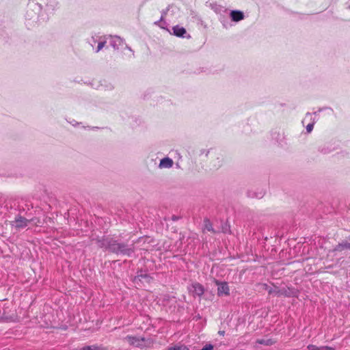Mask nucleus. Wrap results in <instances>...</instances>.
Masks as SVG:
<instances>
[{
  "label": "nucleus",
  "mask_w": 350,
  "mask_h": 350,
  "mask_svg": "<svg viewBox=\"0 0 350 350\" xmlns=\"http://www.w3.org/2000/svg\"><path fill=\"white\" fill-rule=\"evenodd\" d=\"M58 8L57 0H29L25 15L26 25L30 28L46 22Z\"/></svg>",
  "instance_id": "f257e3e1"
},
{
  "label": "nucleus",
  "mask_w": 350,
  "mask_h": 350,
  "mask_svg": "<svg viewBox=\"0 0 350 350\" xmlns=\"http://www.w3.org/2000/svg\"><path fill=\"white\" fill-rule=\"evenodd\" d=\"M92 240L95 241L99 247L108 250L109 252L118 255L131 256L135 252L133 244L129 245L124 243H120L109 237H102L101 238L98 237L96 238L92 237Z\"/></svg>",
  "instance_id": "f03ea898"
},
{
  "label": "nucleus",
  "mask_w": 350,
  "mask_h": 350,
  "mask_svg": "<svg viewBox=\"0 0 350 350\" xmlns=\"http://www.w3.org/2000/svg\"><path fill=\"white\" fill-rule=\"evenodd\" d=\"M188 289L193 297H200L204 293V286L198 282L192 284L191 286L188 288Z\"/></svg>",
  "instance_id": "7ed1b4c3"
},
{
  "label": "nucleus",
  "mask_w": 350,
  "mask_h": 350,
  "mask_svg": "<svg viewBox=\"0 0 350 350\" xmlns=\"http://www.w3.org/2000/svg\"><path fill=\"white\" fill-rule=\"evenodd\" d=\"M215 284L217 285V295L218 296L229 295L230 288L228 284L226 282H219L215 280Z\"/></svg>",
  "instance_id": "20e7f679"
},
{
  "label": "nucleus",
  "mask_w": 350,
  "mask_h": 350,
  "mask_svg": "<svg viewBox=\"0 0 350 350\" xmlns=\"http://www.w3.org/2000/svg\"><path fill=\"white\" fill-rule=\"evenodd\" d=\"M30 222V220L27 219L26 218L18 215L15 217L14 221H12V226H14L17 229L24 228L27 226L28 224Z\"/></svg>",
  "instance_id": "39448f33"
},
{
  "label": "nucleus",
  "mask_w": 350,
  "mask_h": 350,
  "mask_svg": "<svg viewBox=\"0 0 350 350\" xmlns=\"http://www.w3.org/2000/svg\"><path fill=\"white\" fill-rule=\"evenodd\" d=\"M123 44V40L118 37L114 36L111 38L110 45L115 49L118 50L120 46Z\"/></svg>",
  "instance_id": "423d86ee"
},
{
  "label": "nucleus",
  "mask_w": 350,
  "mask_h": 350,
  "mask_svg": "<svg viewBox=\"0 0 350 350\" xmlns=\"http://www.w3.org/2000/svg\"><path fill=\"white\" fill-rule=\"evenodd\" d=\"M150 277L146 273V271H139L137 272V275L134 278V282H137V281L145 280L147 282H149L150 280Z\"/></svg>",
  "instance_id": "0eeeda50"
},
{
  "label": "nucleus",
  "mask_w": 350,
  "mask_h": 350,
  "mask_svg": "<svg viewBox=\"0 0 350 350\" xmlns=\"http://www.w3.org/2000/svg\"><path fill=\"white\" fill-rule=\"evenodd\" d=\"M173 160L169 157H165L160 161L159 167L161 169L170 168L173 166Z\"/></svg>",
  "instance_id": "6e6552de"
},
{
  "label": "nucleus",
  "mask_w": 350,
  "mask_h": 350,
  "mask_svg": "<svg viewBox=\"0 0 350 350\" xmlns=\"http://www.w3.org/2000/svg\"><path fill=\"white\" fill-rule=\"evenodd\" d=\"M126 340L130 345L139 347L141 343L144 341V338L139 339L135 336H127L125 337Z\"/></svg>",
  "instance_id": "1a4fd4ad"
},
{
  "label": "nucleus",
  "mask_w": 350,
  "mask_h": 350,
  "mask_svg": "<svg viewBox=\"0 0 350 350\" xmlns=\"http://www.w3.org/2000/svg\"><path fill=\"white\" fill-rule=\"evenodd\" d=\"M230 17L232 21L239 22L244 18V14L239 10H232L230 12Z\"/></svg>",
  "instance_id": "9d476101"
},
{
  "label": "nucleus",
  "mask_w": 350,
  "mask_h": 350,
  "mask_svg": "<svg viewBox=\"0 0 350 350\" xmlns=\"http://www.w3.org/2000/svg\"><path fill=\"white\" fill-rule=\"evenodd\" d=\"M173 33L178 37L184 38L187 31L184 27L176 25L173 27Z\"/></svg>",
  "instance_id": "9b49d317"
},
{
  "label": "nucleus",
  "mask_w": 350,
  "mask_h": 350,
  "mask_svg": "<svg viewBox=\"0 0 350 350\" xmlns=\"http://www.w3.org/2000/svg\"><path fill=\"white\" fill-rule=\"evenodd\" d=\"M345 249H348L350 250V242H348L347 241H342V243H339L336 247H335V251H342Z\"/></svg>",
  "instance_id": "f8f14e48"
},
{
  "label": "nucleus",
  "mask_w": 350,
  "mask_h": 350,
  "mask_svg": "<svg viewBox=\"0 0 350 350\" xmlns=\"http://www.w3.org/2000/svg\"><path fill=\"white\" fill-rule=\"evenodd\" d=\"M79 350H107V349L101 345L99 346V345H93L85 346V347L79 349Z\"/></svg>",
  "instance_id": "ddd939ff"
},
{
  "label": "nucleus",
  "mask_w": 350,
  "mask_h": 350,
  "mask_svg": "<svg viewBox=\"0 0 350 350\" xmlns=\"http://www.w3.org/2000/svg\"><path fill=\"white\" fill-rule=\"evenodd\" d=\"M308 350H334L333 347L328 346L317 347L314 345H309L307 347Z\"/></svg>",
  "instance_id": "4468645a"
},
{
  "label": "nucleus",
  "mask_w": 350,
  "mask_h": 350,
  "mask_svg": "<svg viewBox=\"0 0 350 350\" xmlns=\"http://www.w3.org/2000/svg\"><path fill=\"white\" fill-rule=\"evenodd\" d=\"M334 150V148H331V145L329 144H325L324 146L319 148V150L323 154H329Z\"/></svg>",
  "instance_id": "2eb2a0df"
},
{
  "label": "nucleus",
  "mask_w": 350,
  "mask_h": 350,
  "mask_svg": "<svg viewBox=\"0 0 350 350\" xmlns=\"http://www.w3.org/2000/svg\"><path fill=\"white\" fill-rule=\"evenodd\" d=\"M204 222V230L209 231V232H214V233L215 232V230L213 228L212 224L209 219H205Z\"/></svg>",
  "instance_id": "dca6fc26"
},
{
  "label": "nucleus",
  "mask_w": 350,
  "mask_h": 350,
  "mask_svg": "<svg viewBox=\"0 0 350 350\" xmlns=\"http://www.w3.org/2000/svg\"><path fill=\"white\" fill-rule=\"evenodd\" d=\"M167 350H189V349L184 345H180L170 347Z\"/></svg>",
  "instance_id": "f3484780"
},
{
  "label": "nucleus",
  "mask_w": 350,
  "mask_h": 350,
  "mask_svg": "<svg viewBox=\"0 0 350 350\" xmlns=\"http://www.w3.org/2000/svg\"><path fill=\"white\" fill-rule=\"evenodd\" d=\"M315 122H316L315 119H313L312 122L311 123H309V124L306 126V131H307L308 133H310V132L312 131V129H313V128H314V124Z\"/></svg>",
  "instance_id": "a211bd4d"
},
{
  "label": "nucleus",
  "mask_w": 350,
  "mask_h": 350,
  "mask_svg": "<svg viewBox=\"0 0 350 350\" xmlns=\"http://www.w3.org/2000/svg\"><path fill=\"white\" fill-rule=\"evenodd\" d=\"M106 43V41H100L98 44L97 49L96 50V52L98 53L105 46Z\"/></svg>",
  "instance_id": "6ab92c4d"
},
{
  "label": "nucleus",
  "mask_w": 350,
  "mask_h": 350,
  "mask_svg": "<svg viewBox=\"0 0 350 350\" xmlns=\"http://www.w3.org/2000/svg\"><path fill=\"white\" fill-rule=\"evenodd\" d=\"M165 12H162V14H161V16L160 20H159V21H156V22L154 23V24H155V25H159L160 27H163L160 25V23H161L162 21L163 20V18H164V15H165Z\"/></svg>",
  "instance_id": "aec40b11"
},
{
  "label": "nucleus",
  "mask_w": 350,
  "mask_h": 350,
  "mask_svg": "<svg viewBox=\"0 0 350 350\" xmlns=\"http://www.w3.org/2000/svg\"><path fill=\"white\" fill-rule=\"evenodd\" d=\"M201 350H213V346L211 344L206 345Z\"/></svg>",
  "instance_id": "412c9836"
},
{
  "label": "nucleus",
  "mask_w": 350,
  "mask_h": 350,
  "mask_svg": "<svg viewBox=\"0 0 350 350\" xmlns=\"http://www.w3.org/2000/svg\"><path fill=\"white\" fill-rule=\"evenodd\" d=\"M258 342L259 344H262V345H269V341H268V340H267V341H265V340H258Z\"/></svg>",
  "instance_id": "4be33fe9"
},
{
  "label": "nucleus",
  "mask_w": 350,
  "mask_h": 350,
  "mask_svg": "<svg viewBox=\"0 0 350 350\" xmlns=\"http://www.w3.org/2000/svg\"><path fill=\"white\" fill-rule=\"evenodd\" d=\"M308 118H310V120H312V113H309V112H308V113L306 114V117H305L304 120H303V122H304V121H305Z\"/></svg>",
  "instance_id": "5701e85b"
},
{
  "label": "nucleus",
  "mask_w": 350,
  "mask_h": 350,
  "mask_svg": "<svg viewBox=\"0 0 350 350\" xmlns=\"http://www.w3.org/2000/svg\"><path fill=\"white\" fill-rule=\"evenodd\" d=\"M325 108H320L317 111H315L314 113V115H317L318 113L321 112V111H323Z\"/></svg>",
  "instance_id": "b1692460"
},
{
  "label": "nucleus",
  "mask_w": 350,
  "mask_h": 350,
  "mask_svg": "<svg viewBox=\"0 0 350 350\" xmlns=\"http://www.w3.org/2000/svg\"><path fill=\"white\" fill-rule=\"evenodd\" d=\"M295 295V292H292L291 294H287V293L285 294V295H286V296H291V295L294 296Z\"/></svg>",
  "instance_id": "393cba45"
},
{
  "label": "nucleus",
  "mask_w": 350,
  "mask_h": 350,
  "mask_svg": "<svg viewBox=\"0 0 350 350\" xmlns=\"http://www.w3.org/2000/svg\"><path fill=\"white\" fill-rule=\"evenodd\" d=\"M219 334H221V335H224V331H219Z\"/></svg>",
  "instance_id": "a878e982"
},
{
  "label": "nucleus",
  "mask_w": 350,
  "mask_h": 350,
  "mask_svg": "<svg viewBox=\"0 0 350 350\" xmlns=\"http://www.w3.org/2000/svg\"><path fill=\"white\" fill-rule=\"evenodd\" d=\"M126 48H127L129 50L131 51V48H129V46H126Z\"/></svg>",
  "instance_id": "bb28decb"
},
{
  "label": "nucleus",
  "mask_w": 350,
  "mask_h": 350,
  "mask_svg": "<svg viewBox=\"0 0 350 350\" xmlns=\"http://www.w3.org/2000/svg\"><path fill=\"white\" fill-rule=\"evenodd\" d=\"M176 217H173V220H176Z\"/></svg>",
  "instance_id": "cd10ccee"
},
{
  "label": "nucleus",
  "mask_w": 350,
  "mask_h": 350,
  "mask_svg": "<svg viewBox=\"0 0 350 350\" xmlns=\"http://www.w3.org/2000/svg\"><path fill=\"white\" fill-rule=\"evenodd\" d=\"M176 217H173V220H176Z\"/></svg>",
  "instance_id": "c85d7f7f"
},
{
  "label": "nucleus",
  "mask_w": 350,
  "mask_h": 350,
  "mask_svg": "<svg viewBox=\"0 0 350 350\" xmlns=\"http://www.w3.org/2000/svg\"><path fill=\"white\" fill-rule=\"evenodd\" d=\"M348 8L350 9V5L348 6Z\"/></svg>",
  "instance_id": "c756f323"
}]
</instances>
